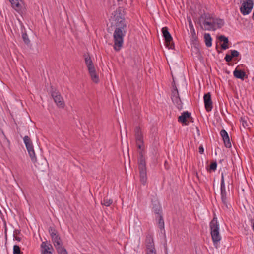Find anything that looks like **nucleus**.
Instances as JSON below:
<instances>
[{"instance_id":"18","label":"nucleus","mask_w":254,"mask_h":254,"mask_svg":"<svg viewBox=\"0 0 254 254\" xmlns=\"http://www.w3.org/2000/svg\"><path fill=\"white\" fill-rule=\"evenodd\" d=\"M201 27L203 29L208 31H215L216 29L214 20L205 22V23H202Z\"/></svg>"},{"instance_id":"34","label":"nucleus","mask_w":254,"mask_h":254,"mask_svg":"<svg viewBox=\"0 0 254 254\" xmlns=\"http://www.w3.org/2000/svg\"><path fill=\"white\" fill-rule=\"evenodd\" d=\"M22 252L21 251L20 248L18 245H14L13 246V254H22Z\"/></svg>"},{"instance_id":"30","label":"nucleus","mask_w":254,"mask_h":254,"mask_svg":"<svg viewBox=\"0 0 254 254\" xmlns=\"http://www.w3.org/2000/svg\"><path fill=\"white\" fill-rule=\"evenodd\" d=\"M101 204L106 206H110L113 203V200L111 199H108L104 198L103 200L101 202Z\"/></svg>"},{"instance_id":"44","label":"nucleus","mask_w":254,"mask_h":254,"mask_svg":"<svg viewBox=\"0 0 254 254\" xmlns=\"http://www.w3.org/2000/svg\"><path fill=\"white\" fill-rule=\"evenodd\" d=\"M252 19L254 20V12H253V14L252 15Z\"/></svg>"},{"instance_id":"5","label":"nucleus","mask_w":254,"mask_h":254,"mask_svg":"<svg viewBox=\"0 0 254 254\" xmlns=\"http://www.w3.org/2000/svg\"><path fill=\"white\" fill-rule=\"evenodd\" d=\"M146 254H157L153 239V234L149 232L147 233L145 238Z\"/></svg>"},{"instance_id":"3","label":"nucleus","mask_w":254,"mask_h":254,"mask_svg":"<svg viewBox=\"0 0 254 254\" xmlns=\"http://www.w3.org/2000/svg\"><path fill=\"white\" fill-rule=\"evenodd\" d=\"M125 32L121 29V27H117L113 34L114 38V49L116 51H119L123 47L124 43V37Z\"/></svg>"},{"instance_id":"27","label":"nucleus","mask_w":254,"mask_h":254,"mask_svg":"<svg viewBox=\"0 0 254 254\" xmlns=\"http://www.w3.org/2000/svg\"><path fill=\"white\" fill-rule=\"evenodd\" d=\"M152 209L155 213L156 216L162 214L161 208L158 204H154Z\"/></svg>"},{"instance_id":"24","label":"nucleus","mask_w":254,"mask_h":254,"mask_svg":"<svg viewBox=\"0 0 254 254\" xmlns=\"http://www.w3.org/2000/svg\"><path fill=\"white\" fill-rule=\"evenodd\" d=\"M156 219L157 221V224L159 228L162 230H164V222L163 218L162 215L156 216Z\"/></svg>"},{"instance_id":"33","label":"nucleus","mask_w":254,"mask_h":254,"mask_svg":"<svg viewBox=\"0 0 254 254\" xmlns=\"http://www.w3.org/2000/svg\"><path fill=\"white\" fill-rule=\"evenodd\" d=\"M121 20L117 23V27H121L123 30L125 27H126V23L124 19L121 18Z\"/></svg>"},{"instance_id":"6","label":"nucleus","mask_w":254,"mask_h":254,"mask_svg":"<svg viewBox=\"0 0 254 254\" xmlns=\"http://www.w3.org/2000/svg\"><path fill=\"white\" fill-rule=\"evenodd\" d=\"M23 141L32 162L35 164L37 161V158L31 139L28 136H25Z\"/></svg>"},{"instance_id":"21","label":"nucleus","mask_w":254,"mask_h":254,"mask_svg":"<svg viewBox=\"0 0 254 254\" xmlns=\"http://www.w3.org/2000/svg\"><path fill=\"white\" fill-rule=\"evenodd\" d=\"M233 75L236 78L240 79L242 80L244 79L245 77H247L245 71L241 70H239L237 69V68H236L233 71Z\"/></svg>"},{"instance_id":"11","label":"nucleus","mask_w":254,"mask_h":254,"mask_svg":"<svg viewBox=\"0 0 254 254\" xmlns=\"http://www.w3.org/2000/svg\"><path fill=\"white\" fill-rule=\"evenodd\" d=\"M51 95L56 105L60 108H63L64 106V102L59 92L54 91H52Z\"/></svg>"},{"instance_id":"10","label":"nucleus","mask_w":254,"mask_h":254,"mask_svg":"<svg viewBox=\"0 0 254 254\" xmlns=\"http://www.w3.org/2000/svg\"><path fill=\"white\" fill-rule=\"evenodd\" d=\"M171 99L176 107L181 110L182 109V103L180 98L178 89L175 85H173V89L171 93Z\"/></svg>"},{"instance_id":"41","label":"nucleus","mask_w":254,"mask_h":254,"mask_svg":"<svg viewBox=\"0 0 254 254\" xmlns=\"http://www.w3.org/2000/svg\"><path fill=\"white\" fill-rule=\"evenodd\" d=\"M241 121H242V125L245 127V124H247V122L246 121L243 119L242 118H241Z\"/></svg>"},{"instance_id":"32","label":"nucleus","mask_w":254,"mask_h":254,"mask_svg":"<svg viewBox=\"0 0 254 254\" xmlns=\"http://www.w3.org/2000/svg\"><path fill=\"white\" fill-rule=\"evenodd\" d=\"M221 184H220V190H226V187L224 182V176L223 172L221 173Z\"/></svg>"},{"instance_id":"16","label":"nucleus","mask_w":254,"mask_h":254,"mask_svg":"<svg viewBox=\"0 0 254 254\" xmlns=\"http://www.w3.org/2000/svg\"><path fill=\"white\" fill-rule=\"evenodd\" d=\"M190 33H191V40L192 42V44L193 45L194 49L196 51V52H199V48H198V41H197V36H196V34L195 32V30L192 29L190 30Z\"/></svg>"},{"instance_id":"36","label":"nucleus","mask_w":254,"mask_h":254,"mask_svg":"<svg viewBox=\"0 0 254 254\" xmlns=\"http://www.w3.org/2000/svg\"><path fill=\"white\" fill-rule=\"evenodd\" d=\"M22 37L25 44H28L30 43V41L28 38V35L26 33H23L22 34Z\"/></svg>"},{"instance_id":"25","label":"nucleus","mask_w":254,"mask_h":254,"mask_svg":"<svg viewBox=\"0 0 254 254\" xmlns=\"http://www.w3.org/2000/svg\"><path fill=\"white\" fill-rule=\"evenodd\" d=\"M205 45L207 47H210L212 46V38L209 33H205L204 36Z\"/></svg>"},{"instance_id":"14","label":"nucleus","mask_w":254,"mask_h":254,"mask_svg":"<svg viewBox=\"0 0 254 254\" xmlns=\"http://www.w3.org/2000/svg\"><path fill=\"white\" fill-rule=\"evenodd\" d=\"M41 254H52V250L53 248L50 244L47 241L43 242L41 244Z\"/></svg>"},{"instance_id":"20","label":"nucleus","mask_w":254,"mask_h":254,"mask_svg":"<svg viewBox=\"0 0 254 254\" xmlns=\"http://www.w3.org/2000/svg\"><path fill=\"white\" fill-rule=\"evenodd\" d=\"M231 55L226 54L224 59L227 62H230L232 61L233 58H236L240 55L239 52L235 50H230Z\"/></svg>"},{"instance_id":"13","label":"nucleus","mask_w":254,"mask_h":254,"mask_svg":"<svg viewBox=\"0 0 254 254\" xmlns=\"http://www.w3.org/2000/svg\"><path fill=\"white\" fill-rule=\"evenodd\" d=\"M187 119H191L190 121L193 122L192 121V118L191 117V113L188 111H185L183 112L181 116H179L178 122L182 123L185 125H188V122H187Z\"/></svg>"},{"instance_id":"38","label":"nucleus","mask_w":254,"mask_h":254,"mask_svg":"<svg viewBox=\"0 0 254 254\" xmlns=\"http://www.w3.org/2000/svg\"><path fill=\"white\" fill-rule=\"evenodd\" d=\"M199 152L201 154L204 153V148L202 145L199 147Z\"/></svg>"},{"instance_id":"39","label":"nucleus","mask_w":254,"mask_h":254,"mask_svg":"<svg viewBox=\"0 0 254 254\" xmlns=\"http://www.w3.org/2000/svg\"><path fill=\"white\" fill-rule=\"evenodd\" d=\"M20 234V230H18V229H15L14 231L13 237L14 236H17V235H19Z\"/></svg>"},{"instance_id":"15","label":"nucleus","mask_w":254,"mask_h":254,"mask_svg":"<svg viewBox=\"0 0 254 254\" xmlns=\"http://www.w3.org/2000/svg\"><path fill=\"white\" fill-rule=\"evenodd\" d=\"M220 133L224 141L225 146L229 148L231 147V143L227 131L224 129H222Z\"/></svg>"},{"instance_id":"43","label":"nucleus","mask_w":254,"mask_h":254,"mask_svg":"<svg viewBox=\"0 0 254 254\" xmlns=\"http://www.w3.org/2000/svg\"><path fill=\"white\" fill-rule=\"evenodd\" d=\"M172 86H173V85H176L175 83V81H174V80H173V82H172Z\"/></svg>"},{"instance_id":"26","label":"nucleus","mask_w":254,"mask_h":254,"mask_svg":"<svg viewBox=\"0 0 254 254\" xmlns=\"http://www.w3.org/2000/svg\"><path fill=\"white\" fill-rule=\"evenodd\" d=\"M52 240L55 247H57L62 244L61 238L59 234L52 238Z\"/></svg>"},{"instance_id":"37","label":"nucleus","mask_w":254,"mask_h":254,"mask_svg":"<svg viewBox=\"0 0 254 254\" xmlns=\"http://www.w3.org/2000/svg\"><path fill=\"white\" fill-rule=\"evenodd\" d=\"M187 20L189 22V27L190 30L194 29V27H193V24L191 21L190 17H187Z\"/></svg>"},{"instance_id":"4","label":"nucleus","mask_w":254,"mask_h":254,"mask_svg":"<svg viewBox=\"0 0 254 254\" xmlns=\"http://www.w3.org/2000/svg\"><path fill=\"white\" fill-rule=\"evenodd\" d=\"M85 63L87 66L89 73L91 76L92 80L97 83L99 82V76L96 73L95 66L93 62L88 54L84 55Z\"/></svg>"},{"instance_id":"23","label":"nucleus","mask_w":254,"mask_h":254,"mask_svg":"<svg viewBox=\"0 0 254 254\" xmlns=\"http://www.w3.org/2000/svg\"><path fill=\"white\" fill-rule=\"evenodd\" d=\"M213 20H214V18L209 13H204L199 18V21L202 23H205L206 21H211Z\"/></svg>"},{"instance_id":"31","label":"nucleus","mask_w":254,"mask_h":254,"mask_svg":"<svg viewBox=\"0 0 254 254\" xmlns=\"http://www.w3.org/2000/svg\"><path fill=\"white\" fill-rule=\"evenodd\" d=\"M49 232L51 238L58 235L57 231L53 227H50L49 228Z\"/></svg>"},{"instance_id":"22","label":"nucleus","mask_w":254,"mask_h":254,"mask_svg":"<svg viewBox=\"0 0 254 254\" xmlns=\"http://www.w3.org/2000/svg\"><path fill=\"white\" fill-rule=\"evenodd\" d=\"M219 39L221 42H223V43L221 45V48L223 50H226L228 49L229 47L228 44L229 43V40L228 38L224 35H221L219 36Z\"/></svg>"},{"instance_id":"42","label":"nucleus","mask_w":254,"mask_h":254,"mask_svg":"<svg viewBox=\"0 0 254 254\" xmlns=\"http://www.w3.org/2000/svg\"><path fill=\"white\" fill-rule=\"evenodd\" d=\"M7 227H6V223L5 222V230H4V233H5V236H6V237H7Z\"/></svg>"},{"instance_id":"45","label":"nucleus","mask_w":254,"mask_h":254,"mask_svg":"<svg viewBox=\"0 0 254 254\" xmlns=\"http://www.w3.org/2000/svg\"><path fill=\"white\" fill-rule=\"evenodd\" d=\"M6 140H7V141L8 143V144H9V143H10L9 141L7 138H6Z\"/></svg>"},{"instance_id":"12","label":"nucleus","mask_w":254,"mask_h":254,"mask_svg":"<svg viewBox=\"0 0 254 254\" xmlns=\"http://www.w3.org/2000/svg\"><path fill=\"white\" fill-rule=\"evenodd\" d=\"M204 106L207 112H210L213 108L211 93L208 92L204 94L203 97Z\"/></svg>"},{"instance_id":"35","label":"nucleus","mask_w":254,"mask_h":254,"mask_svg":"<svg viewBox=\"0 0 254 254\" xmlns=\"http://www.w3.org/2000/svg\"><path fill=\"white\" fill-rule=\"evenodd\" d=\"M217 164L216 161L211 162L209 166V171H215L216 170Z\"/></svg>"},{"instance_id":"7","label":"nucleus","mask_w":254,"mask_h":254,"mask_svg":"<svg viewBox=\"0 0 254 254\" xmlns=\"http://www.w3.org/2000/svg\"><path fill=\"white\" fill-rule=\"evenodd\" d=\"M242 3L240 10L243 15H248L251 13L254 5V0H240Z\"/></svg>"},{"instance_id":"9","label":"nucleus","mask_w":254,"mask_h":254,"mask_svg":"<svg viewBox=\"0 0 254 254\" xmlns=\"http://www.w3.org/2000/svg\"><path fill=\"white\" fill-rule=\"evenodd\" d=\"M171 99L176 107L181 110L182 109V103L180 98L178 89L175 85H173V89L171 93Z\"/></svg>"},{"instance_id":"28","label":"nucleus","mask_w":254,"mask_h":254,"mask_svg":"<svg viewBox=\"0 0 254 254\" xmlns=\"http://www.w3.org/2000/svg\"><path fill=\"white\" fill-rule=\"evenodd\" d=\"M59 254H67L66 250L62 246V244L55 247Z\"/></svg>"},{"instance_id":"29","label":"nucleus","mask_w":254,"mask_h":254,"mask_svg":"<svg viewBox=\"0 0 254 254\" xmlns=\"http://www.w3.org/2000/svg\"><path fill=\"white\" fill-rule=\"evenodd\" d=\"M214 22L215 23V27L217 25L218 28H221L224 25V21L221 19H214Z\"/></svg>"},{"instance_id":"8","label":"nucleus","mask_w":254,"mask_h":254,"mask_svg":"<svg viewBox=\"0 0 254 254\" xmlns=\"http://www.w3.org/2000/svg\"><path fill=\"white\" fill-rule=\"evenodd\" d=\"M162 32L166 47L169 49H174L175 45L173 41V38L168 31V27H163L162 28Z\"/></svg>"},{"instance_id":"19","label":"nucleus","mask_w":254,"mask_h":254,"mask_svg":"<svg viewBox=\"0 0 254 254\" xmlns=\"http://www.w3.org/2000/svg\"><path fill=\"white\" fill-rule=\"evenodd\" d=\"M11 3V6L16 11L19 12L22 8V5L21 3V0H9Z\"/></svg>"},{"instance_id":"17","label":"nucleus","mask_w":254,"mask_h":254,"mask_svg":"<svg viewBox=\"0 0 254 254\" xmlns=\"http://www.w3.org/2000/svg\"><path fill=\"white\" fill-rule=\"evenodd\" d=\"M221 199L223 204L227 209L231 208V205L228 203V197L226 190L221 191Z\"/></svg>"},{"instance_id":"2","label":"nucleus","mask_w":254,"mask_h":254,"mask_svg":"<svg viewBox=\"0 0 254 254\" xmlns=\"http://www.w3.org/2000/svg\"><path fill=\"white\" fill-rule=\"evenodd\" d=\"M210 233L214 246L218 248V243L221 239V236L219 233V227L218 222L215 218L210 223Z\"/></svg>"},{"instance_id":"40","label":"nucleus","mask_w":254,"mask_h":254,"mask_svg":"<svg viewBox=\"0 0 254 254\" xmlns=\"http://www.w3.org/2000/svg\"><path fill=\"white\" fill-rule=\"evenodd\" d=\"M13 237H14V239H15V240H16L18 242H20L21 240V238L19 237H18L17 236H14Z\"/></svg>"},{"instance_id":"1","label":"nucleus","mask_w":254,"mask_h":254,"mask_svg":"<svg viewBox=\"0 0 254 254\" xmlns=\"http://www.w3.org/2000/svg\"><path fill=\"white\" fill-rule=\"evenodd\" d=\"M134 135L135 140L136 152L137 154V163L140 173V181L142 179L143 174V135L142 130L139 125H135L134 129Z\"/></svg>"}]
</instances>
